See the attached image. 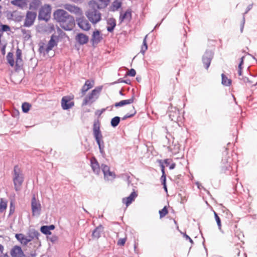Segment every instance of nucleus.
I'll list each match as a JSON object with an SVG mask.
<instances>
[{
	"label": "nucleus",
	"instance_id": "f257e3e1",
	"mask_svg": "<svg viewBox=\"0 0 257 257\" xmlns=\"http://www.w3.org/2000/svg\"><path fill=\"white\" fill-rule=\"evenodd\" d=\"M54 19L65 31H71L75 26L74 18L63 9H58L53 14Z\"/></svg>",
	"mask_w": 257,
	"mask_h": 257
},
{
	"label": "nucleus",
	"instance_id": "f03ea898",
	"mask_svg": "<svg viewBox=\"0 0 257 257\" xmlns=\"http://www.w3.org/2000/svg\"><path fill=\"white\" fill-rule=\"evenodd\" d=\"M100 122L98 119L94 120L93 124V135L95 140L98 146L99 150L101 155L104 157L105 155L104 151V142L103 136L100 131Z\"/></svg>",
	"mask_w": 257,
	"mask_h": 257
},
{
	"label": "nucleus",
	"instance_id": "7ed1b4c3",
	"mask_svg": "<svg viewBox=\"0 0 257 257\" xmlns=\"http://www.w3.org/2000/svg\"><path fill=\"white\" fill-rule=\"evenodd\" d=\"M13 181L14 183V188L16 191H19L21 190L22 185L24 181L25 177L22 170L17 165L14 167L13 172Z\"/></svg>",
	"mask_w": 257,
	"mask_h": 257
},
{
	"label": "nucleus",
	"instance_id": "20e7f679",
	"mask_svg": "<svg viewBox=\"0 0 257 257\" xmlns=\"http://www.w3.org/2000/svg\"><path fill=\"white\" fill-rule=\"evenodd\" d=\"M102 89V86H98L92 90L83 99L82 105L90 104L97 99Z\"/></svg>",
	"mask_w": 257,
	"mask_h": 257
},
{
	"label": "nucleus",
	"instance_id": "39448f33",
	"mask_svg": "<svg viewBox=\"0 0 257 257\" xmlns=\"http://www.w3.org/2000/svg\"><path fill=\"white\" fill-rule=\"evenodd\" d=\"M51 7L48 4H45L40 9L38 19L47 22L51 17Z\"/></svg>",
	"mask_w": 257,
	"mask_h": 257
},
{
	"label": "nucleus",
	"instance_id": "423d86ee",
	"mask_svg": "<svg viewBox=\"0 0 257 257\" xmlns=\"http://www.w3.org/2000/svg\"><path fill=\"white\" fill-rule=\"evenodd\" d=\"M86 16L92 24H96L101 20V14L96 9L91 8L86 13Z\"/></svg>",
	"mask_w": 257,
	"mask_h": 257
},
{
	"label": "nucleus",
	"instance_id": "0eeeda50",
	"mask_svg": "<svg viewBox=\"0 0 257 257\" xmlns=\"http://www.w3.org/2000/svg\"><path fill=\"white\" fill-rule=\"evenodd\" d=\"M110 0H92L89 2V5L91 8L96 9H102L106 8Z\"/></svg>",
	"mask_w": 257,
	"mask_h": 257
},
{
	"label": "nucleus",
	"instance_id": "6e6552de",
	"mask_svg": "<svg viewBox=\"0 0 257 257\" xmlns=\"http://www.w3.org/2000/svg\"><path fill=\"white\" fill-rule=\"evenodd\" d=\"M36 17V12L28 11L26 13V18L23 26L25 27H30L32 26L34 23Z\"/></svg>",
	"mask_w": 257,
	"mask_h": 257
},
{
	"label": "nucleus",
	"instance_id": "1a4fd4ad",
	"mask_svg": "<svg viewBox=\"0 0 257 257\" xmlns=\"http://www.w3.org/2000/svg\"><path fill=\"white\" fill-rule=\"evenodd\" d=\"M214 53L212 50H207L202 56V62L205 68L207 69L213 58Z\"/></svg>",
	"mask_w": 257,
	"mask_h": 257
},
{
	"label": "nucleus",
	"instance_id": "9d476101",
	"mask_svg": "<svg viewBox=\"0 0 257 257\" xmlns=\"http://www.w3.org/2000/svg\"><path fill=\"white\" fill-rule=\"evenodd\" d=\"M76 21L78 27L84 31H88L91 27L88 21L82 15L80 17L77 18Z\"/></svg>",
	"mask_w": 257,
	"mask_h": 257
},
{
	"label": "nucleus",
	"instance_id": "9b49d317",
	"mask_svg": "<svg viewBox=\"0 0 257 257\" xmlns=\"http://www.w3.org/2000/svg\"><path fill=\"white\" fill-rule=\"evenodd\" d=\"M72 98L69 96H63L61 100V106L64 110H68L74 105L73 101H71Z\"/></svg>",
	"mask_w": 257,
	"mask_h": 257
},
{
	"label": "nucleus",
	"instance_id": "f8f14e48",
	"mask_svg": "<svg viewBox=\"0 0 257 257\" xmlns=\"http://www.w3.org/2000/svg\"><path fill=\"white\" fill-rule=\"evenodd\" d=\"M132 10L128 9L123 14L121 13L119 17V23L121 24L124 21L130 22L132 19Z\"/></svg>",
	"mask_w": 257,
	"mask_h": 257
},
{
	"label": "nucleus",
	"instance_id": "ddd939ff",
	"mask_svg": "<svg viewBox=\"0 0 257 257\" xmlns=\"http://www.w3.org/2000/svg\"><path fill=\"white\" fill-rule=\"evenodd\" d=\"M58 43V36L52 35L51 39L48 42L47 48L45 49L46 53H48L50 51L52 50L54 46H56Z\"/></svg>",
	"mask_w": 257,
	"mask_h": 257
},
{
	"label": "nucleus",
	"instance_id": "4468645a",
	"mask_svg": "<svg viewBox=\"0 0 257 257\" xmlns=\"http://www.w3.org/2000/svg\"><path fill=\"white\" fill-rule=\"evenodd\" d=\"M103 37L100 31L96 30L93 32L92 38L91 39V42L92 45L94 46V45H97L102 40Z\"/></svg>",
	"mask_w": 257,
	"mask_h": 257
},
{
	"label": "nucleus",
	"instance_id": "2eb2a0df",
	"mask_svg": "<svg viewBox=\"0 0 257 257\" xmlns=\"http://www.w3.org/2000/svg\"><path fill=\"white\" fill-rule=\"evenodd\" d=\"M90 166L94 173L98 175L100 173L101 166L95 157H92L90 159Z\"/></svg>",
	"mask_w": 257,
	"mask_h": 257
},
{
	"label": "nucleus",
	"instance_id": "dca6fc26",
	"mask_svg": "<svg viewBox=\"0 0 257 257\" xmlns=\"http://www.w3.org/2000/svg\"><path fill=\"white\" fill-rule=\"evenodd\" d=\"M230 158H228L227 159L226 157L222 159L221 170L223 173H226L227 172H229L230 171Z\"/></svg>",
	"mask_w": 257,
	"mask_h": 257
},
{
	"label": "nucleus",
	"instance_id": "f3484780",
	"mask_svg": "<svg viewBox=\"0 0 257 257\" xmlns=\"http://www.w3.org/2000/svg\"><path fill=\"white\" fill-rule=\"evenodd\" d=\"M64 8L66 10H68L71 13H73L77 15L81 16L82 15V11L79 7L72 5L70 4H66L64 6Z\"/></svg>",
	"mask_w": 257,
	"mask_h": 257
},
{
	"label": "nucleus",
	"instance_id": "a211bd4d",
	"mask_svg": "<svg viewBox=\"0 0 257 257\" xmlns=\"http://www.w3.org/2000/svg\"><path fill=\"white\" fill-rule=\"evenodd\" d=\"M11 255L12 257H23L24 253L20 246L16 245L12 248Z\"/></svg>",
	"mask_w": 257,
	"mask_h": 257
},
{
	"label": "nucleus",
	"instance_id": "6ab92c4d",
	"mask_svg": "<svg viewBox=\"0 0 257 257\" xmlns=\"http://www.w3.org/2000/svg\"><path fill=\"white\" fill-rule=\"evenodd\" d=\"M76 40L80 45H84L88 42L89 37L83 33H78L76 36Z\"/></svg>",
	"mask_w": 257,
	"mask_h": 257
},
{
	"label": "nucleus",
	"instance_id": "aec40b11",
	"mask_svg": "<svg viewBox=\"0 0 257 257\" xmlns=\"http://www.w3.org/2000/svg\"><path fill=\"white\" fill-rule=\"evenodd\" d=\"M104 231V227L102 225L96 227L92 231V236L94 239H98L101 236V233Z\"/></svg>",
	"mask_w": 257,
	"mask_h": 257
},
{
	"label": "nucleus",
	"instance_id": "412c9836",
	"mask_svg": "<svg viewBox=\"0 0 257 257\" xmlns=\"http://www.w3.org/2000/svg\"><path fill=\"white\" fill-rule=\"evenodd\" d=\"M169 117L172 121L175 122L179 121L181 119L179 110L175 108L174 111H170L169 113Z\"/></svg>",
	"mask_w": 257,
	"mask_h": 257
},
{
	"label": "nucleus",
	"instance_id": "4be33fe9",
	"mask_svg": "<svg viewBox=\"0 0 257 257\" xmlns=\"http://www.w3.org/2000/svg\"><path fill=\"white\" fill-rule=\"evenodd\" d=\"M107 31L109 33H112L116 26V20L113 18H109L107 20Z\"/></svg>",
	"mask_w": 257,
	"mask_h": 257
},
{
	"label": "nucleus",
	"instance_id": "5701e85b",
	"mask_svg": "<svg viewBox=\"0 0 257 257\" xmlns=\"http://www.w3.org/2000/svg\"><path fill=\"white\" fill-rule=\"evenodd\" d=\"M137 195V193L134 191L127 197L123 199V202L126 204V206H128L134 200Z\"/></svg>",
	"mask_w": 257,
	"mask_h": 257
},
{
	"label": "nucleus",
	"instance_id": "b1692460",
	"mask_svg": "<svg viewBox=\"0 0 257 257\" xmlns=\"http://www.w3.org/2000/svg\"><path fill=\"white\" fill-rule=\"evenodd\" d=\"M134 99L135 97L134 96H133L130 99L122 100L119 102L115 103L114 106L116 107H118L131 104L134 102Z\"/></svg>",
	"mask_w": 257,
	"mask_h": 257
},
{
	"label": "nucleus",
	"instance_id": "393cba45",
	"mask_svg": "<svg viewBox=\"0 0 257 257\" xmlns=\"http://www.w3.org/2000/svg\"><path fill=\"white\" fill-rule=\"evenodd\" d=\"M42 5L40 0H32L29 4V9L32 11L37 10Z\"/></svg>",
	"mask_w": 257,
	"mask_h": 257
},
{
	"label": "nucleus",
	"instance_id": "a878e982",
	"mask_svg": "<svg viewBox=\"0 0 257 257\" xmlns=\"http://www.w3.org/2000/svg\"><path fill=\"white\" fill-rule=\"evenodd\" d=\"M28 0H13L11 3L15 6H17L21 9H24L27 5Z\"/></svg>",
	"mask_w": 257,
	"mask_h": 257
},
{
	"label": "nucleus",
	"instance_id": "bb28decb",
	"mask_svg": "<svg viewBox=\"0 0 257 257\" xmlns=\"http://www.w3.org/2000/svg\"><path fill=\"white\" fill-rule=\"evenodd\" d=\"M15 237L22 244L27 245L30 242V240L27 239L26 236L22 233L16 234Z\"/></svg>",
	"mask_w": 257,
	"mask_h": 257
},
{
	"label": "nucleus",
	"instance_id": "cd10ccee",
	"mask_svg": "<svg viewBox=\"0 0 257 257\" xmlns=\"http://www.w3.org/2000/svg\"><path fill=\"white\" fill-rule=\"evenodd\" d=\"M31 209H40L41 204L38 200L36 198L35 195L34 194L31 200Z\"/></svg>",
	"mask_w": 257,
	"mask_h": 257
},
{
	"label": "nucleus",
	"instance_id": "c85d7f7f",
	"mask_svg": "<svg viewBox=\"0 0 257 257\" xmlns=\"http://www.w3.org/2000/svg\"><path fill=\"white\" fill-rule=\"evenodd\" d=\"M122 3L119 0H114L110 7V10L112 12L117 11L121 6Z\"/></svg>",
	"mask_w": 257,
	"mask_h": 257
},
{
	"label": "nucleus",
	"instance_id": "c756f323",
	"mask_svg": "<svg viewBox=\"0 0 257 257\" xmlns=\"http://www.w3.org/2000/svg\"><path fill=\"white\" fill-rule=\"evenodd\" d=\"M28 235H29L30 236V238H33V239L36 238L38 240L39 236L40 235V233L34 229H31L29 230Z\"/></svg>",
	"mask_w": 257,
	"mask_h": 257
},
{
	"label": "nucleus",
	"instance_id": "7c9ffc66",
	"mask_svg": "<svg viewBox=\"0 0 257 257\" xmlns=\"http://www.w3.org/2000/svg\"><path fill=\"white\" fill-rule=\"evenodd\" d=\"M25 41H28L31 38V31L25 29H21Z\"/></svg>",
	"mask_w": 257,
	"mask_h": 257
},
{
	"label": "nucleus",
	"instance_id": "2f4dec72",
	"mask_svg": "<svg viewBox=\"0 0 257 257\" xmlns=\"http://www.w3.org/2000/svg\"><path fill=\"white\" fill-rule=\"evenodd\" d=\"M221 83L223 85L229 86L231 84V80L228 79L224 74H221Z\"/></svg>",
	"mask_w": 257,
	"mask_h": 257
},
{
	"label": "nucleus",
	"instance_id": "473e14b6",
	"mask_svg": "<svg viewBox=\"0 0 257 257\" xmlns=\"http://www.w3.org/2000/svg\"><path fill=\"white\" fill-rule=\"evenodd\" d=\"M166 166H168L170 170L174 169L176 167L175 163L173 162L172 160L170 159H166L163 161Z\"/></svg>",
	"mask_w": 257,
	"mask_h": 257
},
{
	"label": "nucleus",
	"instance_id": "72a5a7b5",
	"mask_svg": "<svg viewBox=\"0 0 257 257\" xmlns=\"http://www.w3.org/2000/svg\"><path fill=\"white\" fill-rule=\"evenodd\" d=\"M131 113H127L124 116H123L121 119L122 120H124L128 118H131L133 116H134L137 113V111L135 109V108L134 106H132V109L131 110Z\"/></svg>",
	"mask_w": 257,
	"mask_h": 257
},
{
	"label": "nucleus",
	"instance_id": "f704fd0d",
	"mask_svg": "<svg viewBox=\"0 0 257 257\" xmlns=\"http://www.w3.org/2000/svg\"><path fill=\"white\" fill-rule=\"evenodd\" d=\"M14 55L12 52H9L7 56V60L8 61V63L12 67L14 65Z\"/></svg>",
	"mask_w": 257,
	"mask_h": 257
},
{
	"label": "nucleus",
	"instance_id": "c9c22d12",
	"mask_svg": "<svg viewBox=\"0 0 257 257\" xmlns=\"http://www.w3.org/2000/svg\"><path fill=\"white\" fill-rule=\"evenodd\" d=\"M22 51L19 48H18L16 51V65H18V63L22 62Z\"/></svg>",
	"mask_w": 257,
	"mask_h": 257
},
{
	"label": "nucleus",
	"instance_id": "e433bc0d",
	"mask_svg": "<svg viewBox=\"0 0 257 257\" xmlns=\"http://www.w3.org/2000/svg\"><path fill=\"white\" fill-rule=\"evenodd\" d=\"M120 117L115 116V117H113L111 120V121H110L111 125L113 127H115L116 126H117L118 125V124L120 122Z\"/></svg>",
	"mask_w": 257,
	"mask_h": 257
},
{
	"label": "nucleus",
	"instance_id": "4c0bfd02",
	"mask_svg": "<svg viewBox=\"0 0 257 257\" xmlns=\"http://www.w3.org/2000/svg\"><path fill=\"white\" fill-rule=\"evenodd\" d=\"M147 35H146L143 40V45L142 46L141 53L143 54H144L146 50L148 49V45L147 44Z\"/></svg>",
	"mask_w": 257,
	"mask_h": 257
},
{
	"label": "nucleus",
	"instance_id": "58836bf2",
	"mask_svg": "<svg viewBox=\"0 0 257 257\" xmlns=\"http://www.w3.org/2000/svg\"><path fill=\"white\" fill-rule=\"evenodd\" d=\"M11 31V28L9 25H4L0 22V32H7Z\"/></svg>",
	"mask_w": 257,
	"mask_h": 257
},
{
	"label": "nucleus",
	"instance_id": "ea45409f",
	"mask_svg": "<svg viewBox=\"0 0 257 257\" xmlns=\"http://www.w3.org/2000/svg\"><path fill=\"white\" fill-rule=\"evenodd\" d=\"M116 175L114 172H111L110 170L106 173V176H104V178L105 180H109L113 179L115 178Z\"/></svg>",
	"mask_w": 257,
	"mask_h": 257
},
{
	"label": "nucleus",
	"instance_id": "a19ab883",
	"mask_svg": "<svg viewBox=\"0 0 257 257\" xmlns=\"http://www.w3.org/2000/svg\"><path fill=\"white\" fill-rule=\"evenodd\" d=\"M213 213L214 214L215 219L216 220L217 226L218 227V229L220 231H221V220L218 216L217 213L214 211V210H213Z\"/></svg>",
	"mask_w": 257,
	"mask_h": 257
},
{
	"label": "nucleus",
	"instance_id": "79ce46f5",
	"mask_svg": "<svg viewBox=\"0 0 257 257\" xmlns=\"http://www.w3.org/2000/svg\"><path fill=\"white\" fill-rule=\"evenodd\" d=\"M31 106V104L28 102L23 103L22 105L23 112L24 113L28 112L29 111Z\"/></svg>",
	"mask_w": 257,
	"mask_h": 257
},
{
	"label": "nucleus",
	"instance_id": "37998d69",
	"mask_svg": "<svg viewBox=\"0 0 257 257\" xmlns=\"http://www.w3.org/2000/svg\"><path fill=\"white\" fill-rule=\"evenodd\" d=\"M41 231L45 235H50L51 234V232L49 230L48 228V225H43L40 228Z\"/></svg>",
	"mask_w": 257,
	"mask_h": 257
},
{
	"label": "nucleus",
	"instance_id": "c03bdc74",
	"mask_svg": "<svg viewBox=\"0 0 257 257\" xmlns=\"http://www.w3.org/2000/svg\"><path fill=\"white\" fill-rule=\"evenodd\" d=\"M100 169H101L103 173L104 176H106V173L110 170V168L108 166L104 164H102L101 165Z\"/></svg>",
	"mask_w": 257,
	"mask_h": 257
},
{
	"label": "nucleus",
	"instance_id": "a18cd8bd",
	"mask_svg": "<svg viewBox=\"0 0 257 257\" xmlns=\"http://www.w3.org/2000/svg\"><path fill=\"white\" fill-rule=\"evenodd\" d=\"M14 16L15 17L13 19V20L16 22H20L24 18V16H22L20 13L18 12H16Z\"/></svg>",
	"mask_w": 257,
	"mask_h": 257
},
{
	"label": "nucleus",
	"instance_id": "49530a36",
	"mask_svg": "<svg viewBox=\"0 0 257 257\" xmlns=\"http://www.w3.org/2000/svg\"><path fill=\"white\" fill-rule=\"evenodd\" d=\"M8 201L6 199L1 198L0 201V209H7Z\"/></svg>",
	"mask_w": 257,
	"mask_h": 257
},
{
	"label": "nucleus",
	"instance_id": "de8ad7c7",
	"mask_svg": "<svg viewBox=\"0 0 257 257\" xmlns=\"http://www.w3.org/2000/svg\"><path fill=\"white\" fill-rule=\"evenodd\" d=\"M168 213V210H160L159 214L160 218H162L165 216Z\"/></svg>",
	"mask_w": 257,
	"mask_h": 257
},
{
	"label": "nucleus",
	"instance_id": "09e8293b",
	"mask_svg": "<svg viewBox=\"0 0 257 257\" xmlns=\"http://www.w3.org/2000/svg\"><path fill=\"white\" fill-rule=\"evenodd\" d=\"M92 82H93V83L91 84L89 80H87L85 81L84 85H85V86H86L87 88H89V89H91V88H92L93 86L94 81H92Z\"/></svg>",
	"mask_w": 257,
	"mask_h": 257
},
{
	"label": "nucleus",
	"instance_id": "8fccbe9b",
	"mask_svg": "<svg viewBox=\"0 0 257 257\" xmlns=\"http://www.w3.org/2000/svg\"><path fill=\"white\" fill-rule=\"evenodd\" d=\"M162 175L161 177L160 180L162 184L166 183V175L165 172L162 173Z\"/></svg>",
	"mask_w": 257,
	"mask_h": 257
},
{
	"label": "nucleus",
	"instance_id": "3c124183",
	"mask_svg": "<svg viewBox=\"0 0 257 257\" xmlns=\"http://www.w3.org/2000/svg\"><path fill=\"white\" fill-rule=\"evenodd\" d=\"M126 241V239L125 238H120L118 239L117 241V245L123 246L125 244V242Z\"/></svg>",
	"mask_w": 257,
	"mask_h": 257
},
{
	"label": "nucleus",
	"instance_id": "603ef678",
	"mask_svg": "<svg viewBox=\"0 0 257 257\" xmlns=\"http://www.w3.org/2000/svg\"><path fill=\"white\" fill-rule=\"evenodd\" d=\"M158 161L160 164V166L161 167V170L162 173L165 172V166L164 165L163 160H159Z\"/></svg>",
	"mask_w": 257,
	"mask_h": 257
},
{
	"label": "nucleus",
	"instance_id": "864d4df0",
	"mask_svg": "<svg viewBox=\"0 0 257 257\" xmlns=\"http://www.w3.org/2000/svg\"><path fill=\"white\" fill-rule=\"evenodd\" d=\"M136 74V72L134 69H131L127 73V75L132 77L135 76Z\"/></svg>",
	"mask_w": 257,
	"mask_h": 257
},
{
	"label": "nucleus",
	"instance_id": "5fc2aeb1",
	"mask_svg": "<svg viewBox=\"0 0 257 257\" xmlns=\"http://www.w3.org/2000/svg\"><path fill=\"white\" fill-rule=\"evenodd\" d=\"M88 90L89 88H87L86 86H85V85H84L81 89V91L82 95H84Z\"/></svg>",
	"mask_w": 257,
	"mask_h": 257
},
{
	"label": "nucleus",
	"instance_id": "6e6d98bb",
	"mask_svg": "<svg viewBox=\"0 0 257 257\" xmlns=\"http://www.w3.org/2000/svg\"><path fill=\"white\" fill-rule=\"evenodd\" d=\"M19 114L20 112L18 110H14L12 113V115L14 117H17L19 116Z\"/></svg>",
	"mask_w": 257,
	"mask_h": 257
},
{
	"label": "nucleus",
	"instance_id": "4d7b16f0",
	"mask_svg": "<svg viewBox=\"0 0 257 257\" xmlns=\"http://www.w3.org/2000/svg\"><path fill=\"white\" fill-rule=\"evenodd\" d=\"M244 23H245V18L243 16V18H242V20L241 26H240V32L241 33H242V32H243V28H244Z\"/></svg>",
	"mask_w": 257,
	"mask_h": 257
},
{
	"label": "nucleus",
	"instance_id": "13d9d810",
	"mask_svg": "<svg viewBox=\"0 0 257 257\" xmlns=\"http://www.w3.org/2000/svg\"><path fill=\"white\" fill-rule=\"evenodd\" d=\"M15 13H16V12L10 13V14H8L7 15L8 19H13L14 18V17H15L14 15H15Z\"/></svg>",
	"mask_w": 257,
	"mask_h": 257
},
{
	"label": "nucleus",
	"instance_id": "bf43d9fd",
	"mask_svg": "<svg viewBox=\"0 0 257 257\" xmlns=\"http://www.w3.org/2000/svg\"><path fill=\"white\" fill-rule=\"evenodd\" d=\"M244 57H245L244 56H242L240 58V62H239V63L238 64V67H242V65L243 64V61H244Z\"/></svg>",
	"mask_w": 257,
	"mask_h": 257
},
{
	"label": "nucleus",
	"instance_id": "052dcab7",
	"mask_svg": "<svg viewBox=\"0 0 257 257\" xmlns=\"http://www.w3.org/2000/svg\"><path fill=\"white\" fill-rule=\"evenodd\" d=\"M244 57H245L244 56H242L240 58V62H239V63L238 64V67H242V65L243 64V61H244Z\"/></svg>",
	"mask_w": 257,
	"mask_h": 257
},
{
	"label": "nucleus",
	"instance_id": "680f3d73",
	"mask_svg": "<svg viewBox=\"0 0 257 257\" xmlns=\"http://www.w3.org/2000/svg\"><path fill=\"white\" fill-rule=\"evenodd\" d=\"M252 7V5H248L246 8L245 12L244 13V15L247 14L248 12V11L251 9Z\"/></svg>",
	"mask_w": 257,
	"mask_h": 257
},
{
	"label": "nucleus",
	"instance_id": "e2e57ef3",
	"mask_svg": "<svg viewBox=\"0 0 257 257\" xmlns=\"http://www.w3.org/2000/svg\"><path fill=\"white\" fill-rule=\"evenodd\" d=\"M10 209H15L14 200H11Z\"/></svg>",
	"mask_w": 257,
	"mask_h": 257
},
{
	"label": "nucleus",
	"instance_id": "0e129e2a",
	"mask_svg": "<svg viewBox=\"0 0 257 257\" xmlns=\"http://www.w3.org/2000/svg\"><path fill=\"white\" fill-rule=\"evenodd\" d=\"M242 79L244 83H251V81L249 80L248 78L246 77H243Z\"/></svg>",
	"mask_w": 257,
	"mask_h": 257
},
{
	"label": "nucleus",
	"instance_id": "69168bd1",
	"mask_svg": "<svg viewBox=\"0 0 257 257\" xmlns=\"http://www.w3.org/2000/svg\"><path fill=\"white\" fill-rule=\"evenodd\" d=\"M184 236L186 239L189 240L191 243H193V240L188 235L185 234Z\"/></svg>",
	"mask_w": 257,
	"mask_h": 257
},
{
	"label": "nucleus",
	"instance_id": "338daca9",
	"mask_svg": "<svg viewBox=\"0 0 257 257\" xmlns=\"http://www.w3.org/2000/svg\"><path fill=\"white\" fill-rule=\"evenodd\" d=\"M55 225L51 224L50 225H48V228H49V230L51 231V230H53L55 229Z\"/></svg>",
	"mask_w": 257,
	"mask_h": 257
},
{
	"label": "nucleus",
	"instance_id": "774afa93",
	"mask_svg": "<svg viewBox=\"0 0 257 257\" xmlns=\"http://www.w3.org/2000/svg\"><path fill=\"white\" fill-rule=\"evenodd\" d=\"M50 240L52 242H54L57 240V237L56 236H53L51 238Z\"/></svg>",
	"mask_w": 257,
	"mask_h": 257
}]
</instances>
